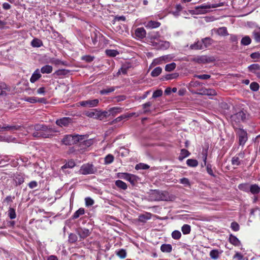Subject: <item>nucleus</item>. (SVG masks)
Here are the masks:
<instances>
[{"label": "nucleus", "instance_id": "nucleus-1", "mask_svg": "<svg viewBox=\"0 0 260 260\" xmlns=\"http://www.w3.org/2000/svg\"><path fill=\"white\" fill-rule=\"evenodd\" d=\"M29 131L34 137L38 139L52 138L54 136L53 133L56 132L50 126L40 123L30 126Z\"/></svg>", "mask_w": 260, "mask_h": 260}, {"label": "nucleus", "instance_id": "nucleus-2", "mask_svg": "<svg viewBox=\"0 0 260 260\" xmlns=\"http://www.w3.org/2000/svg\"><path fill=\"white\" fill-rule=\"evenodd\" d=\"M217 7L216 5H210L204 4L203 5L197 6L194 7L193 10H188L189 12L192 15H199L206 13L208 11L207 9L210 8H215Z\"/></svg>", "mask_w": 260, "mask_h": 260}, {"label": "nucleus", "instance_id": "nucleus-3", "mask_svg": "<svg viewBox=\"0 0 260 260\" xmlns=\"http://www.w3.org/2000/svg\"><path fill=\"white\" fill-rule=\"evenodd\" d=\"M97 172V168L93 165L90 163L83 164L79 170L80 173L84 175L94 174L96 173Z\"/></svg>", "mask_w": 260, "mask_h": 260}, {"label": "nucleus", "instance_id": "nucleus-4", "mask_svg": "<svg viewBox=\"0 0 260 260\" xmlns=\"http://www.w3.org/2000/svg\"><path fill=\"white\" fill-rule=\"evenodd\" d=\"M237 134L239 145L243 146L248 140L247 132L242 128H239L237 132Z\"/></svg>", "mask_w": 260, "mask_h": 260}, {"label": "nucleus", "instance_id": "nucleus-5", "mask_svg": "<svg viewBox=\"0 0 260 260\" xmlns=\"http://www.w3.org/2000/svg\"><path fill=\"white\" fill-rule=\"evenodd\" d=\"M231 119L232 121L236 123L244 121L246 119V113L243 110H241L233 115L231 116Z\"/></svg>", "mask_w": 260, "mask_h": 260}, {"label": "nucleus", "instance_id": "nucleus-6", "mask_svg": "<svg viewBox=\"0 0 260 260\" xmlns=\"http://www.w3.org/2000/svg\"><path fill=\"white\" fill-rule=\"evenodd\" d=\"M64 164L61 167L60 170L66 174H69L67 169H73L76 166V163L73 159L65 160Z\"/></svg>", "mask_w": 260, "mask_h": 260}, {"label": "nucleus", "instance_id": "nucleus-7", "mask_svg": "<svg viewBox=\"0 0 260 260\" xmlns=\"http://www.w3.org/2000/svg\"><path fill=\"white\" fill-rule=\"evenodd\" d=\"M99 103V100L98 99L88 100L79 102L80 106L86 108H92L96 107L98 105Z\"/></svg>", "mask_w": 260, "mask_h": 260}, {"label": "nucleus", "instance_id": "nucleus-8", "mask_svg": "<svg viewBox=\"0 0 260 260\" xmlns=\"http://www.w3.org/2000/svg\"><path fill=\"white\" fill-rule=\"evenodd\" d=\"M146 31L144 27L137 28L135 30L134 37L138 40H142L146 37Z\"/></svg>", "mask_w": 260, "mask_h": 260}, {"label": "nucleus", "instance_id": "nucleus-9", "mask_svg": "<svg viewBox=\"0 0 260 260\" xmlns=\"http://www.w3.org/2000/svg\"><path fill=\"white\" fill-rule=\"evenodd\" d=\"M76 233L79 235L81 239H84L89 236L91 231L86 228H79L76 229Z\"/></svg>", "mask_w": 260, "mask_h": 260}, {"label": "nucleus", "instance_id": "nucleus-10", "mask_svg": "<svg viewBox=\"0 0 260 260\" xmlns=\"http://www.w3.org/2000/svg\"><path fill=\"white\" fill-rule=\"evenodd\" d=\"M13 180L15 186H19L24 182V175L21 173H17L13 177Z\"/></svg>", "mask_w": 260, "mask_h": 260}, {"label": "nucleus", "instance_id": "nucleus-11", "mask_svg": "<svg viewBox=\"0 0 260 260\" xmlns=\"http://www.w3.org/2000/svg\"><path fill=\"white\" fill-rule=\"evenodd\" d=\"M72 121V119L70 117H63L59 119H57L56 121V124L60 126H67L70 124Z\"/></svg>", "mask_w": 260, "mask_h": 260}, {"label": "nucleus", "instance_id": "nucleus-12", "mask_svg": "<svg viewBox=\"0 0 260 260\" xmlns=\"http://www.w3.org/2000/svg\"><path fill=\"white\" fill-rule=\"evenodd\" d=\"M248 71L256 75L258 78H260V64L255 63L252 64L248 66Z\"/></svg>", "mask_w": 260, "mask_h": 260}, {"label": "nucleus", "instance_id": "nucleus-13", "mask_svg": "<svg viewBox=\"0 0 260 260\" xmlns=\"http://www.w3.org/2000/svg\"><path fill=\"white\" fill-rule=\"evenodd\" d=\"M214 59L206 55H202L197 57V63H206L211 62Z\"/></svg>", "mask_w": 260, "mask_h": 260}, {"label": "nucleus", "instance_id": "nucleus-14", "mask_svg": "<svg viewBox=\"0 0 260 260\" xmlns=\"http://www.w3.org/2000/svg\"><path fill=\"white\" fill-rule=\"evenodd\" d=\"M100 114H101L100 113V111L96 109H93L91 111H87L85 113V115L87 117L96 119H100Z\"/></svg>", "mask_w": 260, "mask_h": 260}, {"label": "nucleus", "instance_id": "nucleus-15", "mask_svg": "<svg viewBox=\"0 0 260 260\" xmlns=\"http://www.w3.org/2000/svg\"><path fill=\"white\" fill-rule=\"evenodd\" d=\"M21 128V126L18 125H4V129L7 131H10L11 132H14L16 131L20 130Z\"/></svg>", "mask_w": 260, "mask_h": 260}, {"label": "nucleus", "instance_id": "nucleus-16", "mask_svg": "<svg viewBox=\"0 0 260 260\" xmlns=\"http://www.w3.org/2000/svg\"><path fill=\"white\" fill-rule=\"evenodd\" d=\"M249 190V193L255 196L260 192V187L257 184H250Z\"/></svg>", "mask_w": 260, "mask_h": 260}, {"label": "nucleus", "instance_id": "nucleus-17", "mask_svg": "<svg viewBox=\"0 0 260 260\" xmlns=\"http://www.w3.org/2000/svg\"><path fill=\"white\" fill-rule=\"evenodd\" d=\"M229 242L235 246H239L241 245L240 241L232 234H230L229 239Z\"/></svg>", "mask_w": 260, "mask_h": 260}, {"label": "nucleus", "instance_id": "nucleus-18", "mask_svg": "<svg viewBox=\"0 0 260 260\" xmlns=\"http://www.w3.org/2000/svg\"><path fill=\"white\" fill-rule=\"evenodd\" d=\"M151 213L147 212L145 214L140 215L139 216L138 220L141 222L145 223L148 220L151 219Z\"/></svg>", "mask_w": 260, "mask_h": 260}, {"label": "nucleus", "instance_id": "nucleus-19", "mask_svg": "<svg viewBox=\"0 0 260 260\" xmlns=\"http://www.w3.org/2000/svg\"><path fill=\"white\" fill-rule=\"evenodd\" d=\"M160 25V23L158 21L150 20L147 22L145 26L147 28L153 29L159 27Z\"/></svg>", "mask_w": 260, "mask_h": 260}, {"label": "nucleus", "instance_id": "nucleus-20", "mask_svg": "<svg viewBox=\"0 0 260 260\" xmlns=\"http://www.w3.org/2000/svg\"><path fill=\"white\" fill-rule=\"evenodd\" d=\"M70 73V71L69 70L66 69H59L57 71H56L54 73L53 75L54 76H58L60 78H62L63 76H66L68 74Z\"/></svg>", "mask_w": 260, "mask_h": 260}, {"label": "nucleus", "instance_id": "nucleus-21", "mask_svg": "<svg viewBox=\"0 0 260 260\" xmlns=\"http://www.w3.org/2000/svg\"><path fill=\"white\" fill-rule=\"evenodd\" d=\"M190 48L193 50H202L204 49L202 40L201 41H198L197 42L191 44L190 46Z\"/></svg>", "mask_w": 260, "mask_h": 260}, {"label": "nucleus", "instance_id": "nucleus-22", "mask_svg": "<svg viewBox=\"0 0 260 260\" xmlns=\"http://www.w3.org/2000/svg\"><path fill=\"white\" fill-rule=\"evenodd\" d=\"M41 77L40 71L39 69H37L32 74L30 79V81L31 83H35L37 80Z\"/></svg>", "mask_w": 260, "mask_h": 260}, {"label": "nucleus", "instance_id": "nucleus-23", "mask_svg": "<svg viewBox=\"0 0 260 260\" xmlns=\"http://www.w3.org/2000/svg\"><path fill=\"white\" fill-rule=\"evenodd\" d=\"M61 141L66 145H73V135H68L65 136Z\"/></svg>", "mask_w": 260, "mask_h": 260}, {"label": "nucleus", "instance_id": "nucleus-24", "mask_svg": "<svg viewBox=\"0 0 260 260\" xmlns=\"http://www.w3.org/2000/svg\"><path fill=\"white\" fill-rule=\"evenodd\" d=\"M250 184L248 183H241L238 185V187L241 191L245 192L246 193H249V188Z\"/></svg>", "mask_w": 260, "mask_h": 260}, {"label": "nucleus", "instance_id": "nucleus-25", "mask_svg": "<svg viewBox=\"0 0 260 260\" xmlns=\"http://www.w3.org/2000/svg\"><path fill=\"white\" fill-rule=\"evenodd\" d=\"M204 48H206L211 46L214 41L210 37H206L202 39Z\"/></svg>", "mask_w": 260, "mask_h": 260}, {"label": "nucleus", "instance_id": "nucleus-26", "mask_svg": "<svg viewBox=\"0 0 260 260\" xmlns=\"http://www.w3.org/2000/svg\"><path fill=\"white\" fill-rule=\"evenodd\" d=\"M160 250L162 252L170 253L172 250V246L170 244H163L160 246Z\"/></svg>", "mask_w": 260, "mask_h": 260}, {"label": "nucleus", "instance_id": "nucleus-27", "mask_svg": "<svg viewBox=\"0 0 260 260\" xmlns=\"http://www.w3.org/2000/svg\"><path fill=\"white\" fill-rule=\"evenodd\" d=\"M222 251L219 252L217 249H213L210 251L209 255L211 258L213 259H217L219 257L220 254Z\"/></svg>", "mask_w": 260, "mask_h": 260}, {"label": "nucleus", "instance_id": "nucleus-28", "mask_svg": "<svg viewBox=\"0 0 260 260\" xmlns=\"http://www.w3.org/2000/svg\"><path fill=\"white\" fill-rule=\"evenodd\" d=\"M50 62L55 66H59L61 64L64 66H67L68 65V63L67 61H62L59 59H56L54 58L50 60Z\"/></svg>", "mask_w": 260, "mask_h": 260}, {"label": "nucleus", "instance_id": "nucleus-29", "mask_svg": "<svg viewBox=\"0 0 260 260\" xmlns=\"http://www.w3.org/2000/svg\"><path fill=\"white\" fill-rule=\"evenodd\" d=\"M131 67V64L129 63H126L123 64L121 68L119 70L117 74H120L121 72L123 74H126L127 70Z\"/></svg>", "mask_w": 260, "mask_h": 260}, {"label": "nucleus", "instance_id": "nucleus-30", "mask_svg": "<svg viewBox=\"0 0 260 260\" xmlns=\"http://www.w3.org/2000/svg\"><path fill=\"white\" fill-rule=\"evenodd\" d=\"M53 68L50 65L42 67L40 71L42 74H50L52 72Z\"/></svg>", "mask_w": 260, "mask_h": 260}, {"label": "nucleus", "instance_id": "nucleus-31", "mask_svg": "<svg viewBox=\"0 0 260 260\" xmlns=\"http://www.w3.org/2000/svg\"><path fill=\"white\" fill-rule=\"evenodd\" d=\"M85 210L83 208H79L72 215V218L73 219H75L79 218L81 215L84 214Z\"/></svg>", "mask_w": 260, "mask_h": 260}, {"label": "nucleus", "instance_id": "nucleus-32", "mask_svg": "<svg viewBox=\"0 0 260 260\" xmlns=\"http://www.w3.org/2000/svg\"><path fill=\"white\" fill-rule=\"evenodd\" d=\"M85 138L84 135H73V145L78 142H82Z\"/></svg>", "mask_w": 260, "mask_h": 260}, {"label": "nucleus", "instance_id": "nucleus-33", "mask_svg": "<svg viewBox=\"0 0 260 260\" xmlns=\"http://www.w3.org/2000/svg\"><path fill=\"white\" fill-rule=\"evenodd\" d=\"M31 45L34 47H40L43 45V42L38 39L35 38L31 42Z\"/></svg>", "mask_w": 260, "mask_h": 260}, {"label": "nucleus", "instance_id": "nucleus-34", "mask_svg": "<svg viewBox=\"0 0 260 260\" xmlns=\"http://www.w3.org/2000/svg\"><path fill=\"white\" fill-rule=\"evenodd\" d=\"M7 215L9 218L11 220L16 218V213L15 210L13 208L9 207L7 211Z\"/></svg>", "mask_w": 260, "mask_h": 260}, {"label": "nucleus", "instance_id": "nucleus-35", "mask_svg": "<svg viewBox=\"0 0 260 260\" xmlns=\"http://www.w3.org/2000/svg\"><path fill=\"white\" fill-rule=\"evenodd\" d=\"M116 186L120 189L126 190L127 188V184L120 180H117L115 181Z\"/></svg>", "mask_w": 260, "mask_h": 260}, {"label": "nucleus", "instance_id": "nucleus-36", "mask_svg": "<svg viewBox=\"0 0 260 260\" xmlns=\"http://www.w3.org/2000/svg\"><path fill=\"white\" fill-rule=\"evenodd\" d=\"M217 34L221 36H226L229 35L226 27H221L218 28L216 31Z\"/></svg>", "mask_w": 260, "mask_h": 260}, {"label": "nucleus", "instance_id": "nucleus-37", "mask_svg": "<svg viewBox=\"0 0 260 260\" xmlns=\"http://www.w3.org/2000/svg\"><path fill=\"white\" fill-rule=\"evenodd\" d=\"M138 179V177L137 176L129 173L126 180L128 181L132 185H134L137 182Z\"/></svg>", "mask_w": 260, "mask_h": 260}, {"label": "nucleus", "instance_id": "nucleus-38", "mask_svg": "<svg viewBox=\"0 0 260 260\" xmlns=\"http://www.w3.org/2000/svg\"><path fill=\"white\" fill-rule=\"evenodd\" d=\"M122 108L120 107H113L109 110V115L113 116H115L117 113H119L121 112Z\"/></svg>", "mask_w": 260, "mask_h": 260}, {"label": "nucleus", "instance_id": "nucleus-39", "mask_svg": "<svg viewBox=\"0 0 260 260\" xmlns=\"http://www.w3.org/2000/svg\"><path fill=\"white\" fill-rule=\"evenodd\" d=\"M152 103L151 102H148L145 104H143L142 105L143 109L144 110L143 113L144 114H147L149 112H150L151 111H150L149 108L152 106Z\"/></svg>", "mask_w": 260, "mask_h": 260}, {"label": "nucleus", "instance_id": "nucleus-40", "mask_svg": "<svg viewBox=\"0 0 260 260\" xmlns=\"http://www.w3.org/2000/svg\"><path fill=\"white\" fill-rule=\"evenodd\" d=\"M190 154V153L188 150L185 149H182L178 159L180 160H182L184 158L188 157Z\"/></svg>", "mask_w": 260, "mask_h": 260}, {"label": "nucleus", "instance_id": "nucleus-41", "mask_svg": "<svg viewBox=\"0 0 260 260\" xmlns=\"http://www.w3.org/2000/svg\"><path fill=\"white\" fill-rule=\"evenodd\" d=\"M162 72V68L158 67L154 69L151 73V76L152 77H156L159 76Z\"/></svg>", "mask_w": 260, "mask_h": 260}, {"label": "nucleus", "instance_id": "nucleus-42", "mask_svg": "<svg viewBox=\"0 0 260 260\" xmlns=\"http://www.w3.org/2000/svg\"><path fill=\"white\" fill-rule=\"evenodd\" d=\"M115 90V87H110L105 89H103L100 91V93L102 95H107L109 93L113 92Z\"/></svg>", "mask_w": 260, "mask_h": 260}, {"label": "nucleus", "instance_id": "nucleus-43", "mask_svg": "<svg viewBox=\"0 0 260 260\" xmlns=\"http://www.w3.org/2000/svg\"><path fill=\"white\" fill-rule=\"evenodd\" d=\"M181 231L184 235H187L190 233L191 226L187 224H184L181 228Z\"/></svg>", "mask_w": 260, "mask_h": 260}, {"label": "nucleus", "instance_id": "nucleus-44", "mask_svg": "<svg viewBox=\"0 0 260 260\" xmlns=\"http://www.w3.org/2000/svg\"><path fill=\"white\" fill-rule=\"evenodd\" d=\"M115 253L120 258H124L126 256V252L124 249L116 250Z\"/></svg>", "mask_w": 260, "mask_h": 260}, {"label": "nucleus", "instance_id": "nucleus-45", "mask_svg": "<svg viewBox=\"0 0 260 260\" xmlns=\"http://www.w3.org/2000/svg\"><path fill=\"white\" fill-rule=\"evenodd\" d=\"M251 43V40L250 38L248 36H246L244 37L241 41V44L243 46H247L249 45Z\"/></svg>", "mask_w": 260, "mask_h": 260}, {"label": "nucleus", "instance_id": "nucleus-46", "mask_svg": "<svg viewBox=\"0 0 260 260\" xmlns=\"http://www.w3.org/2000/svg\"><path fill=\"white\" fill-rule=\"evenodd\" d=\"M114 156L112 154H109L106 156L104 158V164L109 165L114 161Z\"/></svg>", "mask_w": 260, "mask_h": 260}, {"label": "nucleus", "instance_id": "nucleus-47", "mask_svg": "<svg viewBox=\"0 0 260 260\" xmlns=\"http://www.w3.org/2000/svg\"><path fill=\"white\" fill-rule=\"evenodd\" d=\"M179 76V74L178 73H172V74H167L165 76L163 77L161 79L162 80H171V79H175L177 77H178Z\"/></svg>", "mask_w": 260, "mask_h": 260}, {"label": "nucleus", "instance_id": "nucleus-48", "mask_svg": "<svg viewBox=\"0 0 260 260\" xmlns=\"http://www.w3.org/2000/svg\"><path fill=\"white\" fill-rule=\"evenodd\" d=\"M7 86L3 82L0 83V95H5L7 94Z\"/></svg>", "mask_w": 260, "mask_h": 260}, {"label": "nucleus", "instance_id": "nucleus-49", "mask_svg": "<svg viewBox=\"0 0 260 260\" xmlns=\"http://www.w3.org/2000/svg\"><path fill=\"white\" fill-rule=\"evenodd\" d=\"M186 164L191 167H196L198 165V162L196 159H188L186 161Z\"/></svg>", "mask_w": 260, "mask_h": 260}, {"label": "nucleus", "instance_id": "nucleus-50", "mask_svg": "<svg viewBox=\"0 0 260 260\" xmlns=\"http://www.w3.org/2000/svg\"><path fill=\"white\" fill-rule=\"evenodd\" d=\"M106 54L110 57H115L119 54V52L115 50L107 49L106 50Z\"/></svg>", "mask_w": 260, "mask_h": 260}, {"label": "nucleus", "instance_id": "nucleus-51", "mask_svg": "<svg viewBox=\"0 0 260 260\" xmlns=\"http://www.w3.org/2000/svg\"><path fill=\"white\" fill-rule=\"evenodd\" d=\"M231 164L233 166H239L241 165V160L239 158V157H238L237 155L234 156L231 160Z\"/></svg>", "mask_w": 260, "mask_h": 260}, {"label": "nucleus", "instance_id": "nucleus-52", "mask_svg": "<svg viewBox=\"0 0 260 260\" xmlns=\"http://www.w3.org/2000/svg\"><path fill=\"white\" fill-rule=\"evenodd\" d=\"M176 67V64L175 62H172L169 64H167L165 66V70L167 72H171L173 71Z\"/></svg>", "mask_w": 260, "mask_h": 260}, {"label": "nucleus", "instance_id": "nucleus-53", "mask_svg": "<svg viewBox=\"0 0 260 260\" xmlns=\"http://www.w3.org/2000/svg\"><path fill=\"white\" fill-rule=\"evenodd\" d=\"M181 237V233L178 230H175L172 233V237L175 240H179Z\"/></svg>", "mask_w": 260, "mask_h": 260}, {"label": "nucleus", "instance_id": "nucleus-54", "mask_svg": "<svg viewBox=\"0 0 260 260\" xmlns=\"http://www.w3.org/2000/svg\"><path fill=\"white\" fill-rule=\"evenodd\" d=\"M78 240V237L75 234L71 233L69 236V242L72 243H75Z\"/></svg>", "mask_w": 260, "mask_h": 260}, {"label": "nucleus", "instance_id": "nucleus-55", "mask_svg": "<svg viewBox=\"0 0 260 260\" xmlns=\"http://www.w3.org/2000/svg\"><path fill=\"white\" fill-rule=\"evenodd\" d=\"M149 168V166L143 163H140L137 164L136 167L135 169L137 170L142 169V170H146Z\"/></svg>", "mask_w": 260, "mask_h": 260}, {"label": "nucleus", "instance_id": "nucleus-56", "mask_svg": "<svg viewBox=\"0 0 260 260\" xmlns=\"http://www.w3.org/2000/svg\"><path fill=\"white\" fill-rule=\"evenodd\" d=\"M250 88L253 91H256L259 89V85L257 82H253L250 85Z\"/></svg>", "mask_w": 260, "mask_h": 260}, {"label": "nucleus", "instance_id": "nucleus-57", "mask_svg": "<svg viewBox=\"0 0 260 260\" xmlns=\"http://www.w3.org/2000/svg\"><path fill=\"white\" fill-rule=\"evenodd\" d=\"M231 228L235 232H237L240 230V226L236 222H232L231 224Z\"/></svg>", "mask_w": 260, "mask_h": 260}, {"label": "nucleus", "instance_id": "nucleus-58", "mask_svg": "<svg viewBox=\"0 0 260 260\" xmlns=\"http://www.w3.org/2000/svg\"><path fill=\"white\" fill-rule=\"evenodd\" d=\"M206 166L207 173L211 176L215 177L216 176L214 174L213 171L212 169L211 165L210 164H208Z\"/></svg>", "mask_w": 260, "mask_h": 260}, {"label": "nucleus", "instance_id": "nucleus-59", "mask_svg": "<svg viewBox=\"0 0 260 260\" xmlns=\"http://www.w3.org/2000/svg\"><path fill=\"white\" fill-rule=\"evenodd\" d=\"M194 77L202 79V80H207L208 79H210L211 77V76L210 75L208 74H203V75H195L194 76Z\"/></svg>", "mask_w": 260, "mask_h": 260}, {"label": "nucleus", "instance_id": "nucleus-60", "mask_svg": "<svg viewBox=\"0 0 260 260\" xmlns=\"http://www.w3.org/2000/svg\"><path fill=\"white\" fill-rule=\"evenodd\" d=\"M252 35L255 40V42L257 43L260 42V33L255 30L253 31L252 32Z\"/></svg>", "mask_w": 260, "mask_h": 260}, {"label": "nucleus", "instance_id": "nucleus-61", "mask_svg": "<svg viewBox=\"0 0 260 260\" xmlns=\"http://www.w3.org/2000/svg\"><path fill=\"white\" fill-rule=\"evenodd\" d=\"M128 174L129 173H118L117 174V176L119 178L126 180L127 179V176H128Z\"/></svg>", "mask_w": 260, "mask_h": 260}, {"label": "nucleus", "instance_id": "nucleus-62", "mask_svg": "<svg viewBox=\"0 0 260 260\" xmlns=\"http://www.w3.org/2000/svg\"><path fill=\"white\" fill-rule=\"evenodd\" d=\"M85 205H86V206H92L94 204V203L93 200H92L90 197L86 198L85 199Z\"/></svg>", "mask_w": 260, "mask_h": 260}, {"label": "nucleus", "instance_id": "nucleus-63", "mask_svg": "<svg viewBox=\"0 0 260 260\" xmlns=\"http://www.w3.org/2000/svg\"><path fill=\"white\" fill-rule=\"evenodd\" d=\"M91 37L92 43L95 45L98 42V35L96 33L94 32L93 34H91Z\"/></svg>", "mask_w": 260, "mask_h": 260}, {"label": "nucleus", "instance_id": "nucleus-64", "mask_svg": "<svg viewBox=\"0 0 260 260\" xmlns=\"http://www.w3.org/2000/svg\"><path fill=\"white\" fill-rule=\"evenodd\" d=\"M162 94V91L160 89H158L154 91L152 94L153 98H156L160 97Z\"/></svg>", "mask_w": 260, "mask_h": 260}]
</instances>
